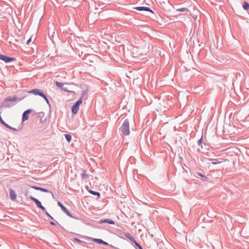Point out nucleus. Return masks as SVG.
<instances>
[{
	"mask_svg": "<svg viewBox=\"0 0 249 249\" xmlns=\"http://www.w3.org/2000/svg\"><path fill=\"white\" fill-rule=\"evenodd\" d=\"M119 131L122 135L128 136L130 134L129 121L128 119H125L121 127L119 128Z\"/></svg>",
	"mask_w": 249,
	"mask_h": 249,
	"instance_id": "obj_1",
	"label": "nucleus"
},
{
	"mask_svg": "<svg viewBox=\"0 0 249 249\" xmlns=\"http://www.w3.org/2000/svg\"><path fill=\"white\" fill-rule=\"evenodd\" d=\"M23 92L24 93H25V94H26V95H27V93H28L30 94H34L35 95L40 96L42 97V98H43V97H44L45 96V94L42 90H41L40 89H35L30 90L28 91H26V90H24L23 91Z\"/></svg>",
	"mask_w": 249,
	"mask_h": 249,
	"instance_id": "obj_2",
	"label": "nucleus"
},
{
	"mask_svg": "<svg viewBox=\"0 0 249 249\" xmlns=\"http://www.w3.org/2000/svg\"><path fill=\"white\" fill-rule=\"evenodd\" d=\"M82 101L81 99H79L77 102H76L71 107V112L72 114H77L79 109V106L82 104Z\"/></svg>",
	"mask_w": 249,
	"mask_h": 249,
	"instance_id": "obj_3",
	"label": "nucleus"
},
{
	"mask_svg": "<svg viewBox=\"0 0 249 249\" xmlns=\"http://www.w3.org/2000/svg\"><path fill=\"white\" fill-rule=\"evenodd\" d=\"M0 60L3 61L6 63H8L11 62L16 60V58L13 57H9L4 55L2 53L0 54Z\"/></svg>",
	"mask_w": 249,
	"mask_h": 249,
	"instance_id": "obj_4",
	"label": "nucleus"
},
{
	"mask_svg": "<svg viewBox=\"0 0 249 249\" xmlns=\"http://www.w3.org/2000/svg\"><path fill=\"white\" fill-rule=\"evenodd\" d=\"M58 205L61 208L62 211L65 213L68 216L73 218L75 219H78L76 217H75L74 216H73L70 212L68 211L67 209L60 202H57Z\"/></svg>",
	"mask_w": 249,
	"mask_h": 249,
	"instance_id": "obj_5",
	"label": "nucleus"
},
{
	"mask_svg": "<svg viewBox=\"0 0 249 249\" xmlns=\"http://www.w3.org/2000/svg\"><path fill=\"white\" fill-rule=\"evenodd\" d=\"M29 197L31 200L33 201L36 203V206L38 208L41 209L43 211H45V208L42 205L41 202L39 200L33 197L32 196H30Z\"/></svg>",
	"mask_w": 249,
	"mask_h": 249,
	"instance_id": "obj_6",
	"label": "nucleus"
},
{
	"mask_svg": "<svg viewBox=\"0 0 249 249\" xmlns=\"http://www.w3.org/2000/svg\"><path fill=\"white\" fill-rule=\"evenodd\" d=\"M33 111L32 109H28L25 110L22 114V121L24 122L29 119V114Z\"/></svg>",
	"mask_w": 249,
	"mask_h": 249,
	"instance_id": "obj_7",
	"label": "nucleus"
},
{
	"mask_svg": "<svg viewBox=\"0 0 249 249\" xmlns=\"http://www.w3.org/2000/svg\"><path fill=\"white\" fill-rule=\"evenodd\" d=\"M134 9L139 11H148L154 14L153 11L148 7L139 6L134 8Z\"/></svg>",
	"mask_w": 249,
	"mask_h": 249,
	"instance_id": "obj_8",
	"label": "nucleus"
},
{
	"mask_svg": "<svg viewBox=\"0 0 249 249\" xmlns=\"http://www.w3.org/2000/svg\"><path fill=\"white\" fill-rule=\"evenodd\" d=\"M32 188H34V189L36 190H39V191H41V192H45V193H50L52 194V196L53 197H54V196H53V192L50 190H48L46 189H45V188H42V187H38V186H33L32 187Z\"/></svg>",
	"mask_w": 249,
	"mask_h": 249,
	"instance_id": "obj_9",
	"label": "nucleus"
},
{
	"mask_svg": "<svg viewBox=\"0 0 249 249\" xmlns=\"http://www.w3.org/2000/svg\"><path fill=\"white\" fill-rule=\"evenodd\" d=\"M99 224H101L103 223H107L110 225H114L115 222L112 219L106 218V219H102L99 221Z\"/></svg>",
	"mask_w": 249,
	"mask_h": 249,
	"instance_id": "obj_10",
	"label": "nucleus"
},
{
	"mask_svg": "<svg viewBox=\"0 0 249 249\" xmlns=\"http://www.w3.org/2000/svg\"><path fill=\"white\" fill-rule=\"evenodd\" d=\"M9 193H10V197L11 199L13 201L15 200L16 199L17 196L15 191L13 189L11 188V189H10Z\"/></svg>",
	"mask_w": 249,
	"mask_h": 249,
	"instance_id": "obj_11",
	"label": "nucleus"
},
{
	"mask_svg": "<svg viewBox=\"0 0 249 249\" xmlns=\"http://www.w3.org/2000/svg\"><path fill=\"white\" fill-rule=\"evenodd\" d=\"M88 191L90 194H92V195L97 196L98 197V198L100 197L101 194L100 193H99L98 192H95V191H92L91 190H88Z\"/></svg>",
	"mask_w": 249,
	"mask_h": 249,
	"instance_id": "obj_12",
	"label": "nucleus"
},
{
	"mask_svg": "<svg viewBox=\"0 0 249 249\" xmlns=\"http://www.w3.org/2000/svg\"><path fill=\"white\" fill-rule=\"evenodd\" d=\"M1 106L5 107H10L12 105L8 101L6 102V100L4 99L3 102L2 103Z\"/></svg>",
	"mask_w": 249,
	"mask_h": 249,
	"instance_id": "obj_13",
	"label": "nucleus"
},
{
	"mask_svg": "<svg viewBox=\"0 0 249 249\" xmlns=\"http://www.w3.org/2000/svg\"><path fill=\"white\" fill-rule=\"evenodd\" d=\"M122 234L124 235H125V236L128 239H129L130 241L133 239L134 238L131 235V234L130 233H129V232H123Z\"/></svg>",
	"mask_w": 249,
	"mask_h": 249,
	"instance_id": "obj_14",
	"label": "nucleus"
},
{
	"mask_svg": "<svg viewBox=\"0 0 249 249\" xmlns=\"http://www.w3.org/2000/svg\"><path fill=\"white\" fill-rule=\"evenodd\" d=\"M65 138L66 140L70 142L71 140V136L70 134H64Z\"/></svg>",
	"mask_w": 249,
	"mask_h": 249,
	"instance_id": "obj_15",
	"label": "nucleus"
},
{
	"mask_svg": "<svg viewBox=\"0 0 249 249\" xmlns=\"http://www.w3.org/2000/svg\"><path fill=\"white\" fill-rule=\"evenodd\" d=\"M24 96L21 98H18L15 95L14 97H12V100H13V101H21L22 99H23L26 96V94H24Z\"/></svg>",
	"mask_w": 249,
	"mask_h": 249,
	"instance_id": "obj_16",
	"label": "nucleus"
},
{
	"mask_svg": "<svg viewBox=\"0 0 249 249\" xmlns=\"http://www.w3.org/2000/svg\"><path fill=\"white\" fill-rule=\"evenodd\" d=\"M203 143V137H202V135L201 136L200 139H199L198 141H197V144L199 146H201V149L203 148V146H202V143Z\"/></svg>",
	"mask_w": 249,
	"mask_h": 249,
	"instance_id": "obj_17",
	"label": "nucleus"
},
{
	"mask_svg": "<svg viewBox=\"0 0 249 249\" xmlns=\"http://www.w3.org/2000/svg\"><path fill=\"white\" fill-rule=\"evenodd\" d=\"M243 8L245 10H247L249 9V4L247 2L244 1L243 4Z\"/></svg>",
	"mask_w": 249,
	"mask_h": 249,
	"instance_id": "obj_18",
	"label": "nucleus"
},
{
	"mask_svg": "<svg viewBox=\"0 0 249 249\" xmlns=\"http://www.w3.org/2000/svg\"><path fill=\"white\" fill-rule=\"evenodd\" d=\"M93 241L99 244H102V243H103V240L101 239H98V238H94L93 239Z\"/></svg>",
	"mask_w": 249,
	"mask_h": 249,
	"instance_id": "obj_19",
	"label": "nucleus"
},
{
	"mask_svg": "<svg viewBox=\"0 0 249 249\" xmlns=\"http://www.w3.org/2000/svg\"><path fill=\"white\" fill-rule=\"evenodd\" d=\"M177 11L181 12H187L189 11V10L188 9H187L186 8H180L178 9L177 10Z\"/></svg>",
	"mask_w": 249,
	"mask_h": 249,
	"instance_id": "obj_20",
	"label": "nucleus"
},
{
	"mask_svg": "<svg viewBox=\"0 0 249 249\" xmlns=\"http://www.w3.org/2000/svg\"><path fill=\"white\" fill-rule=\"evenodd\" d=\"M55 85L57 87H59V88H60L61 89H62V88L64 87V83H61V82H56L55 83Z\"/></svg>",
	"mask_w": 249,
	"mask_h": 249,
	"instance_id": "obj_21",
	"label": "nucleus"
},
{
	"mask_svg": "<svg viewBox=\"0 0 249 249\" xmlns=\"http://www.w3.org/2000/svg\"><path fill=\"white\" fill-rule=\"evenodd\" d=\"M89 176V175L88 174H87L86 173V171L84 172V173H82L81 174V178L82 179H85L87 177H88Z\"/></svg>",
	"mask_w": 249,
	"mask_h": 249,
	"instance_id": "obj_22",
	"label": "nucleus"
},
{
	"mask_svg": "<svg viewBox=\"0 0 249 249\" xmlns=\"http://www.w3.org/2000/svg\"><path fill=\"white\" fill-rule=\"evenodd\" d=\"M50 224L52 225H53V226H57L58 225V226H59L60 227H61L62 229H64L63 227H62L59 224H58L57 222V224L55 223L54 222H53V221H51L50 222Z\"/></svg>",
	"mask_w": 249,
	"mask_h": 249,
	"instance_id": "obj_23",
	"label": "nucleus"
},
{
	"mask_svg": "<svg viewBox=\"0 0 249 249\" xmlns=\"http://www.w3.org/2000/svg\"><path fill=\"white\" fill-rule=\"evenodd\" d=\"M197 175H198L199 176H200V177H201V178H202V179L203 180H205V179L207 178V177H206L205 176L203 175L202 173H197Z\"/></svg>",
	"mask_w": 249,
	"mask_h": 249,
	"instance_id": "obj_24",
	"label": "nucleus"
},
{
	"mask_svg": "<svg viewBox=\"0 0 249 249\" xmlns=\"http://www.w3.org/2000/svg\"><path fill=\"white\" fill-rule=\"evenodd\" d=\"M214 160V161H213L212 162V163L213 165H215V164L220 163L222 162L221 161H218V160H217V159H215V160Z\"/></svg>",
	"mask_w": 249,
	"mask_h": 249,
	"instance_id": "obj_25",
	"label": "nucleus"
},
{
	"mask_svg": "<svg viewBox=\"0 0 249 249\" xmlns=\"http://www.w3.org/2000/svg\"><path fill=\"white\" fill-rule=\"evenodd\" d=\"M4 99L6 100V102L7 101H13L12 97L11 96H7L6 98H5Z\"/></svg>",
	"mask_w": 249,
	"mask_h": 249,
	"instance_id": "obj_26",
	"label": "nucleus"
},
{
	"mask_svg": "<svg viewBox=\"0 0 249 249\" xmlns=\"http://www.w3.org/2000/svg\"><path fill=\"white\" fill-rule=\"evenodd\" d=\"M62 90L64 91L67 92H72V91L69 90L67 88L64 87H63L62 88Z\"/></svg>",
	"mask_w": 249,
	"mask_h": 249,
	"instance_id": "obj_27",
	"label": "nucleus"
},
{
	"mask_svg": "<svg viewBox=\"0 0 249 249\" xmlns=\"http://www.w3.org/2000/svg\"><path fill=\"white\" fill-rule=\"evenodd\" d=\"M86 94V91H85V90H83L82 91V95H81V97L80 98V99H81V100H82L83 98L85 97V95Z\"/></svg>",
	"mask_w": 249,
	"mask_h": 249,
	"instance_id": "obj_28",
	"label": "nucleus"
},
{
	"mask_svg": "<svg viewBox=\"0 0 249 249\" xmlns=\"http://www.w3.org/2000/svg\"><path fill=\"white\" fill-rule=\"evenodd\" d=\"M43 98L45 100L47 103L50 106V104L49 103V101L47 96L46 95V94H45V96L44 97H43Z\"/></svg>",
	"mask_w": 249,
	"mask_h": 249,
	"instance_id": "obj_29",
	"label": "nucleus"
},
{
	"mask_svg": "<svg viewBox=\"0 0 249 249\" xmlns=\"http://www.w3.org/2000/svg\"><path fill=\"white\" fill-rule=\"evenodd\" d=\"M102 244H103V245H106V246H109L111 248H114L113 246H112V245H109L108 243H107L104 241H103V243H102Z\"/></svg>",
	"mask_w": 249,
	"mask_h": 249,
	"instance_id": "obj_30",
	"label": "nucleus"
},
{
	"mask_svg": "<svg viewBox=\"0 0 249 249\" xmlns=\"http://www.w3.org/2000/svg\"><path fill=\"white\" fill-rule=\"evenodd\" d=\"M74 241H75L76 242H77L78 243H81L82 242H83V241L80 240L79 239H78L77 238H74Z\"/></svg>",
	"mask_w": 249,
	"mask_h": 249,
	"instance_id": "obj_31",
	"label": "nucleus"
},
{
	"mask_svg": "<svg viewBox=\"0 0 249 249\" xmlns=\"http://www.w3.org/2000/svg\"><path fill=\"white\" fill-rule=\"evenodd\" d=\"M10 129H11V130H13V131H14L15 132H18V129H17L16 128H14V127H13L12 126H11V127L10 128Z\"/></svg>",
	"mask_w": 249,
	"mask_h": 249,
	"instance_id": "obj_32",
	"label": "nucleus"
},
{
	"mask_svg": "<svg viewBox=\"0 0 249 249\" xmlns=\"http://www.w3.org/2000/svg\"><path fill=\"white\" fill-rule=\"evenodd\" d=\"M136 246L139 249H143L142 247L139 243H138L137 244H136Z\"/></svg>",
	"mask_w": 249,
	"mask_h": 249,
	"instance_id": "obj_33",
	"label": "nucleus"
},
{
	"mask_svg": "<svg viewBox=\"0 0 249 249\" xmlns=\"http://www.w3.org/2000/svg\"><path fill=\"white\" fill-rule=\"evenodd\" d=\"M45 213V214L49 217H51V215L47 212L46 209H45V211H43Z\"/></svg>",
	"mask_w": 249,
	"mask_h": 249,
	"instance_id": "obj_34",
	"label": "nucleus"
},
{
	"mask_svg": "<svg viewBox=\"0 0 249 249\" xmlns=\"http://www.w3.org/2000/svg\"><path fill=\"white\" fill-rule=\"evenodd\" d=\"M133 243L135 244V246L136 245V244H137L138 243L135 240L134 238H133L131 240Z\"/></svg>",
	"mask_w": 249,
	"mask_h": 249,
	"instance_id": "obj_35",
	"label": "nucleus"
},
{
	"mask_svg": "<svg viewBox=\"0 0 249 249\" xmlns=\"http://www.w3.org/2000/svg\"><path fill=\"white\" fill-rule=\"evenodd\" d=\"M133 243L135 244V246L136 245V244H137L138 243L135 240L134 238H133L131 240Z\"/></svg>",
	"mask_w": 249,
	"mask_h": 249,
	"instance_id": "obj_36",
	"label": "nucleus"
},
{
	"mask_svg": "<svg viewBox=\"0 0 249 249\" xmlns=\"http://www.w3.org/2000/svg\"><path fill=\"white\" fill-rule=\"evenodd\" d=\"M31 40H32V38H30L26 42V44L27 45H29L30 42H31Z\"/></svg>",
	"mask_w": 249,
	"mask_h": 249,
	"instance_id": "obj_37",
	"label": "nucleus"
},
{
	"mask_svg": "<svg viewBox=\"0 0 249 249\" xmlns=\"http://www.w3.org/2000/svg\"><path fill=\"white\" fill-rule=\"evenodd\" d=\"M4 126H5L6 128H8L9 129H10V128L11 127V126H10L9 124H7L6 123H5V125H4Z\"/></svg>",
	"mask_w": 249,
	"mask_h": 249,
	"instance_id": "obj_38",
	"label": "nucleus"
},
{
	"mask_svg": "<svg viewBox=\"0 0 249 249\" xmlns=\"http://www.w3.org/2000/svg\"><path fill=\"white\" fill-rule=\"evenodd\" d=\"M0 123L2 125H5V123H5V122L3 120H2V121H0Z\"/></svg>",
	"mask_w": 249,
	"mask_h": 249,
	"instance_id": "obj_39",
	"label": "nucleus"
},
{
	"mask_svg": "<svg viewBox=\"0 0 249 249\" xmlns=\"http://www.w3.org/2000/svg\"><path fill=\"white\" fill-rule=\"evenodd\" d=\"M51 219L54 220L53 218L51 215V217H49Z\"/></svg>",
	"mask_w": 249,
	"mask_h": 249,
	"instance_id": "obj_40",
	"label": "nucleus"
}]
</instances>
